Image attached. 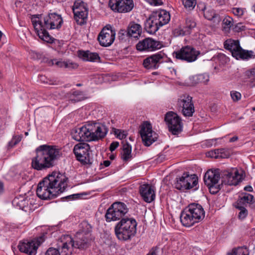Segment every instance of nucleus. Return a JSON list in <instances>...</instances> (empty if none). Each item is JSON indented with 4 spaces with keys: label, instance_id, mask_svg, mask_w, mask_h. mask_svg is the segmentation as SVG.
<instances>
[{
    "label": "nucleus",
    "instance_id": "nucleus-1",
    "mask_svg": "<svg viewBox=\"0 0 255 255\" xmlns=\"http://www.w3.org/2000/svg\"><path fill=\"white\" fill-rule=\"evenodd\" d=\"M68 180V178L65 175L52 172L38 183L36 194L43 200L54 199L65 191Z\"/></svg>",
    "mask_w": 255,
    "mask_h": 255
},
{
    "label": "nucleus",
    "instance_id": "nucleus-2",
    "mask_svg": "<svg viewBox=\"0 0 255 255\" xmlns=\"http://www.w3.org/2000/svg\"><path fill=\"white\" fill-rule=\"evenodd\" d=\"M36 155L31 158V167L37 171L52 168L61 157L60 149L56 146L41 145L35 149Z\"/></svg>",
    "mask_w": 255,
    "mask_h": 255
},
{
    "label": "nucleus",
    "instance_id": "nucleus-3",
    "mask_svg": "<svg viewBox=\"0 0 255 255\" xmlns=\"http://www.w3.org/2000/svg\"><path fill=\"white\" fill-rule=\"evenodd\" d=\"M41 15H32L31 21L33 26L39 37L42 40L49 43L54 42L55 39L51 36L47 29H60L63 23V19L60 14L55 12H50L44 17L43 23L41 21L33 20L34 18H39Z\"/></svg>",
    "mask_w": 255,
    "mask_h": 255
},
{
    "label": "nucleus",
    "instance_id": "nucleus-4",
    "mask_svg": "<svg viewBox=\"0 0 255 255\" xmlns=\"http://www.w3.org/2000/svg\"><path fill=\"white\" fill-rule=\"evenodd\" d=\"M62 255H71L72 248L85 249L88 247V239L83 232H77L73 240L69 235H64L60 238Z\"/></svg>",
    "mask_w": 255,
    "mask_h": 255
},
{
    "label": "nucleus",
    "instance_id": "nucleus-5",
    "mask_svg": "<svg viewBox=\"0 0 255 255\" xmlns=\"http://www.w3.org/2000/svg\"><path fill=\"white\" fill-rule=\"evenodd\" d=\"M205 217V212L202 206L198 204H189L182 211L180 218L182 225L191 227L201 221Z\"/></svg>",
    "mask_w": 255,
    "mask_h": 255
},
{
    "label": "nucleus",
    "instance_id": "nucleus-6",
    "mask_svg": "<svg viewBox=\"0 0 255 255\" xmlns=\"http://www.w3.org/2000/svg\"><path fill=\"white\" fill-rule=\"evenodd\" d=\"M137 222L133 218L122 219L115 226L117 238L122 241L130 240L136 233Z\"/></svg>",
    "mask_w": 255,
    "mask_h": 255
},
{
    "label": "nucleus",
    "instance_id": "nucleus-7",
    "mask_svg": "<svg viewBox=\"0 0 255 255\" xmlns=\"http://www.w3.org/2000/svg\"><path fill=\"white\" fill-rule=\"evenodd\" d=\"M224 48L230 51L232 56L237 60H248L255 58L254 51L243 49L238 40L228 39L224 42Z\"/></svg>",
    "mask_w": 255,
    "mask_h": 255
},
{
    "label": "nucleus",
    "instance_id": "nucleus-8",
    "mask_svg": "<svg viewBox=\"0 0 255 255\" xmlns=\"http://www.w3.org/2000/svg\"><path fill=\"white\" fill-rule=\"evenodd\" d=\"M96 123L89 122L81 128L74 129L72 133L73 138L78 141L96 140Z\"/></svg>",
    "mask_w": 255,
    "mask_h": 255
},
{
    "label": "nucleus",
    "instance_id": "nucleus-9",
    "mask_svg": "<svg viewBox=\"0 0 255 255\" xmlns=\"http://www.w3.org/2000/svg\"><path fill=\"white\" fill-rule=\"evenodd\" d=\"M128 212V208L124 203L114 202L106 211V220L108 222L121 220Z\"/></svg>",
    "mask_w": 255,
    "mask_h": 255
},
{
    "label": "nucleus",
    "instance_id": "nucleus-10",
    "mask_svg": "<svg viewBox=\"0 0 255 255\" xmlns=\"http://www.w3.org/2000/svg\"><path fill=\"white\" fill-rule=\"evenodd\" d=\"M164 121L169 131L173 135L180 133L183 129V123L181 118L175 113L170 111L165 115Z\"/></svg>",
    "mask_w": 255,
    "mask_h": 255
},
{
    "label": "nucleus",
    "instance_id": "nucleus-11",
    "mask_svg": "<svg viewBox=\"0 0 255 255\" xmlns=\"http://www.w3.org/2000/svg\"><path fill=\"white\" fill-rule=\"evenodd\" d=\"M73 152L76 157L77 160L82 164H91L93 161L91 159L89 145L86 143H79L75 145Z\"/></svg>",
    "mask_w": 255,
    "mask_h": 255
},
{
    "label": "nucleus",
    "instance_id": "nucleus-12",
    "mask_svg": "<svg viewBox=\"0 0 255 255\" xmlns=\"http://www.w3.org/2000/svg\"><path fill=\"white\" fill-rule=\"evenodd\" d=\"M140 134L143 144L149 146L157 140L158 134L152 130L151 124L148 122H144L141 126Z\"/></svg>",
    "mask_w": 255,
    "mask_h": 255
},
{
    "label": "nucleus",
    "instance_id": "nucleus-13",
    "mask_svg": "<svg viewBox=\"0 0 255 255\" xmlns=\"http://www.w3.org/2000/svg\"><path fill=\"white\" fill-rule=\"evenodd\" d=\"M177 106L185 117H192L195 112L192 98L188 95L180 96L177 101Z\"/></svg>",
    "mask_w": 255,
    "mask_h": 255
},
{
    "label": "nucleus",
    "instance_id": "nucleus-14",
    "mask_svg": "<svg viewBox=\"0 0 255 255\" xmlns=\"http://www.w3.org/2000/svg\"><path fill=\"white\" fill-rule=\"evenodd\" d=\"M72 10L77 22L80 24H83L88 16L87 4L82 0H76L72 6Z\"/></svg>",
    "mask_w": 255,
    "mask_h": 255
},
{
    "label": "nucleus",
    "instance_id": "nucleus-15",
    "mask_svg": "<svg viewBox=\"0 0 255 255\" xmlns=\"http://www.w3.org/2000/svg\"><path fill=\"white\" fill-rule=\"evenodd\" d=\"M200 53L199 51L196 50L195 48L190 46H184L175 52V57L177 59L187 62L195 61Z\"/></svg>",
    "mask_w": 255,
    "mask_h": 255
},
{
    "label": "nucleus",
    "instance_id": "nucleus-16",
    "mask_svg": "<svg viewBox=\"0 0 255 255\" xmlns=\"http://www.w3.org/2000/svg\"><path fill=\"white\" fill-rule=\"evenodd\" d=\"M109 6L114 12L127 13L134 7L132 0H110Z\"/></svg>",
    "mask_w": 255,
    "mask_h": 255
},
{
    "label": "nucleus",
    "instance_id": "nucleus-17",
    "mask_svg": "<svg viewBox=\"0 0 255 255\" xmlns=\"http://www.w3.org/2000/svg\"><path fill=\"white\" fill-rule=\"evenodd\" d=\"M116 31L110 25L104 27L98 35L97 40L101 45L107 47L110 46L115 39Z\"/></svg>",
    "mask_w": 255,
    "mask_h": 255
},
{
    "label": "nucleus",
    "instance_id": "nucleus-18",
    "mask_svg": "<svg viewBox=\"0 0 255 255\" xmlns=\"http://www.w3.org/2000/svg\"><path fill=\"white\" fill-rule=\"evenodd\" d=\"M162 46V44L159 41L151 38H146L139 41L136 47L137 50L140 51H153L160 49Z\"/></svg>",
    "mask_w": 255,
    "mask_h": 255
},
{
    "label": "nucleus",
    "instance_id": "nucleus-19",
    "mask_svg": "<svg viewBox=\"0 0 255 255\" xmlns=\"http://www.w3.org/2000/svg\"><path fill=\"white\" fill-rule=\"evenodd\" d=\"M164 56V53L161 52L152 54L144 59L143 65L147 69H156L159 64L163 62Z\"/></svg>",
    "mask_w": 255,
    "mask_h": 255
},
{
    "label": "nucleus",
    "instance_id": "nucleus-20",
    "mask_svg": "<svg viewBox=\"0 0 255 255\" xmlns=\"http://www.w3.org/2000/svg\"><path fill=\"white\" fill-rule=\"evenodd\" d=\"M241 176L236 169H232L231 171L224 170L222 174L223 183L229 185H236L240 181Z\"/></svg>",
    "mask_w": 255,
    "mask_h": 255
},
{
    "label": "nucleus",
    "instance_id": "nucleus-21",
    "mask_svg": "<svg viewBox=\"0 0 255 255\" xmlns=\"http://www.w3.org/2000/svg\"><path fill=\"white\" fill-rule=\"evenodd\" d=\"M139 192L142 199L147 203H150L155 199V194L154 187L148 184L140 185Z\"/></svg>",
    "mask_w": 255,
    "mask_h": 255
},
{
    "label": "nucleus",
    "instance_id": "nucleus-22",
    "mask_svg": "<svg viewBox=\"0 0 255 255\" xmlns=\"http://www.w3.org/2000/svg\"><path fill=\"white\" fill-rule=\"evenodd\" d=\"M38 247V245H36V242L34 241H20L17 246V248L20 252L28 255H35Z\"/></svg>",
    "mask_w": 255,
    "mask_h": 255
},
{
    "label": "nucleus",
    "instance_id": "nucleus-23",
    "mask_svg": "<svg viewBox=\"0 0 255 255\" xmlns=\"http://www.w3.org/2000/svg\"><path fill=\"white\" fill-rule=\"evenodd\" d=\"M157 16L152 13L146 20L144 23V29L150 34H154L161 26L157 20Z\"/></svg>",
    "mask_w": 255,
    "mask_h": 255
},
{
    "label": "nucleus",
    "instance_id": "nucleus-24",
    "mask_svg": "<svg viewBox=\"0 0 255 255\" xmlns=\"http://www.w3.org/2000/svg\"><path fill=\"white\" fill-rule=\"evenodd\" d=\"M220 178L218 171L209 170L204 175V181L207 186L214 185L218 184Z\"/></svg>",
    "mask_w": 255,
    "mask_h": 255
},
{
    "label": "nucleus",
    "instance_id": "nucleus-25",
    "mask_svg": "<svg viewBox=\"0 0 255 255\" xmlns=\"http://www.w3.org/2000/svg\"><path fill=\"white\" fill-rule=\"evenodd\" d=\"M153 14L155 16H157V20L159 21L158 23L161 26L167 24L170 19L169 13L165 10L156 12L153 13Z\"/></svg>",
    "mask_w": 255,
    "mask_h": 255
},
{
    "label": "nucleus",
    "instance_id": "nucleus-26",
    "mask_svg": "<svg viewBox=\"0 0 255 255\" xmlns=\"http://www.w3.org/2000/svg\"><path fill=\"white\" fill-rule=\"evenodd\" d=\"M67 97L69 101L73 103L82 101L85 99L83 92L78 90L70 91L67 94Z\"/></svg>",
    "mask_w": 255,
    "mask_h": 255
},
{
    "label": "nucleus",
    "instance_id": "nucleus-27",
    "mask_svg": "<svg viewBox=\"0 0 255 255\" xmlns=\"http://www.w3.org/2000/svg\"><path fill=\"white\" fill-rule=\"evenodd\" d=\"M123 151L121 152V158L125 162L130 160L132 158L131 146L128 142L123 143Z\"/></svg>",
    "mask_w": 255,
    "mask_h": 255
},
{
    "label": "nucleus",
    "instance_id": "nucleus-28",
    "mask_svg": "<svg viewBox=\"0 0 255 255\" xmlns=\"http://www.w3.org/2000/svg\"><path fill=\"white\" fill-rule=\"evenodd\" d=\"M141 33V27L140 24L134 22L129 23L128 34L131 37L137 38Z\"/></svg>",
    "mask_w": 255,
    "mask_h": 255
},
{
    "label": "nucleus",
    "instance_id": "nucleus-29",
    "mask_svg": "<svg viewBox=\"0 0 255 255\" xmlns=\"http://www.w3.org/2000/svg\"><path fill=\"white\" fill-rule=\"evenodd\" d=\"M187 183L186 190L193 189V190L195 191L199 188L198 185V178L195 174L190 175L188 174Z\"/></svg>",
    "mask_w": 255,
    "mask_h": 255
},
{
    "label": "nucleus",
    "instance_id": "nucleus-30",
    "mask_svg": "<svg viewBox=\"0 0 255 255\" xmlns=\"http://www.w3.org/2000/svg\"><path fill=\"white\" fill-rule=\"evenodd\" d=\"M108 131V128L105 124V122L100 123L97 121V140L102 139L105 137Z\"/></svg>",
    "mask_w": 255,
    "mask_h": 255
},
{
    "label": "nucleus",
    "instance_id": "nucleus-31",
    "mask_svg": "<svg viewBox=\"0 0 255 255\" xmlns=\"http://www.w3.org/2000/svg\"><path fill=\"white\" fill-rule=\"evenodd\" d=\"M188 174L184 173L182 176L176 178L175 187L179 190H186Z\"/></svg>",
    "mask_w": 255,
    "mask_h": 255
},
{
    "label": "nucleus",
    "instance_id": "nucleus-32",
    "mask_svg": "<svg viewBox=\"0 0 255 255\" xmlns=\"http://www.w3.org/2000/svg\"><path fill=\"white\" fill-rule=\"evenodd\" d=\"M12 203L14 206L24 210V208L28 205V200L23 196L16 197L12 200Z\"/></svg>",
    "mask_w": 255,
    "mask_h": 255
},
{
    "label": "nucleus",
    "instance_id": "nucleus-33",
    "mask_svg": "<svg viewBox=\"0 0 255 255\" xmlns=\"http://www.w3.org/2000/svg\"><path fill=\"white\" fill-rule=\"evenodd\" d=\"M78 56L85 61H94L96 59V53H89V51L78 50Z\"/></svg>",
    "mask_w": 255,
    "mask_h": 255
},
{
    "label": "nucleus",
    "instance_id": "nucleus-34",
    "mask_svg": "<svg viewBox=\"0 0 255 255\" xmlns=\"http://www.w3.org/2000/svg\"><path fill=\"white\" fill-rule=\"evenodd\" d=\"M255 202L253 195L245 193L243 197H240L236 204L246 206V204H253Z\"/></svg>",
    "mask_w": 255,
    "mask_h": 255
},
{
    "label": "nucleus",
    "instance_id": "nucleus-35",
    "mask_svg": "<svg viewBox=\"0 0 255 255\" xmlns=\"http://www.w3.org/2000/svg\"><path fill=\"white\" fill-rule=\"evenodd\" d=\"M245 76L247 81L252 87L255 86V68H251L245 72Z\"/></svg>",
    "mask_w": 255,
    "mask_h": 255
},
{
    "label": "nucleus",
    "instance_id": "nucleus-36",
    "mask_svg": "<svg viewBox=\"0 0 255 255\" xmlns=\"http://www.w3.org/2000/svg\"><path fill=\"white\" fill-rule=\"evenodd\" d=\"M52 64H54V62H55V64L59 67H64L70 69H76L78 67V65L74 62H62V61H56V60L52 61Z\"/></svg>",
    "mask_w": 255,
    "mask_h": 255
},
{
    "label": "nucleus",
    "instance_id": "nucleus-37",
    "mask_svg": "<svg viewBox=\"0 0 255 255\" xmlns=\"http://www.w3.org/2000/svg\"><path fill=\"white\" fill-rule=\"evenodd\" d=\"M60 240H61L60 239ZM45 255H62L61 253V241H59L58 248H49L45 253Z\"/></svg>",
    "mask_w": 255,
    "mask_h": 255
},
{
    "label": "nucleus",
    "instance_id": "nucleus-38",
    "mask_svg": "<svg viewBox=\"0 0 255 255\" xmlns=\"http://www.w3.org/2000/svg\"><path fill=\"white\" fill-rule=\"evenodd\" d=\"M228 255H249V252L247 248L239 247L233 249L232 252Z\"/></svg>",
    "mask_w": 255,
    "mask_h": 255
},
{
    "label": "nucleus",
    "instance_id": "nucleus-39",
    "mask_svg": "<svg viewBox=\"0 0 255 255\" xmlns=\"http://www.w3.org/2000/svg\"><path fill=\"white\" fill-rule=\"evenodd\" d=\"M233 25V19L229 16H226L223 20L222 26L226 31H228Z\"/></svg>",
    "mask_w": 255,
    "mask_h": 255
},
{
    "label": "nucleus",
    "instance_id": "nucleus-40",
    "mask_svg": "<svg viewBox=\"0 0 255 255\" xmlns=\"http://www.w3.org/2000/svg\"><path fill=\"white\" fill-rule=\"evenodd\" d=\"M235 206L240 211L238 215L239 218L241 219L245 218L248 215V211L245 208V206L236 204Z\"/></svg>",
    "mask_w": 255,
    "mask_h": 255
},
{
    "label": "nucleus",
    "instance_id": "nucleus-41",
    "mask_svg": "<svg viewBox=\"0 0 255 255\" xmlns=\"http://www.w3.org/2000/svg\"><path fill=\"white\" fill-rule=\"evenodd\" d=\"M196 22L191 18H187L186 19V23L184 28L185 30H187L189 31V34L191 32V30L194 28L196 26Z\"/></svg>",
    "mask_w": 255,
    "mask_h": 255
},
{
    "label": "nucleus",
    "instance_id": "nucleus-42",
    "mask_svg": "<svg viewBox=\"0 0 255 255\" xmlns=\"http://www.w3.org/2000/svg\"><path fill=\"white\" fill-rule=\"evenodd\" d=\"M216 151L217 152V156H218V158H225L229 157L230 156V152L227 149H216Z\"/></svg>",
    "mask_w": 255,
    "mask_h": 255
},
{
    "label": "nucleus",
    "instance_id": "nucleus-43",
    "mask_svg": "<svg viewBox=\"0 0 255 255\" xmlns=\"http://www.w3.org/2000/svg\"><path fill=\"white\" fill-rule=\"evenodd\" d=\"M173 34L175 36H183L185 35L189 34V31L187 30H185L184 27L183 28L178 27L175 28L173 31Z\"/></svg>",
    "mask_w": 255,
    "mask_h": 255
},
{
    "label": "nucleus",
    "instance_id": "nucleus-44",
    "mask_svg": "<svg viewBox=\"0 0 255 255\" xmlns=\"http://www.w3.org/2000/svg\"><path fill=\"white\" fill-rule=\"evenodd\" d=\"M183 4L184 7L189 9V10L192 9L194 8L196 4V0H183Z\"/></svg>",
    "mask_w": 255,
    "mask_h": 255
},
{
    "label": "nucleus",
    "instance_id": "nucleus-45",
    "mask_svg": "<svg viewBox=\"0 0 255 255\" xmlns=\"http://www.w3.org/2000/svg\"><path fill=\"white\" fill-rule=\"evenodd\" d=\"M114 132L117 137L120 139L125 138L127 135L126 131L119 129L114 128Z\"/></svg>",
    "mask_w": 255,
    "mask_h": 255
},
{
    "label": "nucleus",
    "instance_id": "nucleus-46",
    "mask_svg": "<svg viewBox=\"0 0 255 255\" xmlns=\"http://www.w3.org/2000/svg\"><path fill=\"white\" fill-rule=\"evenodd\" d=\"M21 138L19 136H14L8 143V148H11L18 144L21 140Z\"/></svg>",
    "mask_w": 255,
    "mask_h": 255
},
{
    "label": "nucleus",
    "instance_id": "nucleus-47",
    "mask_svg": "<svg viewBox=\"0 0 255 255\" xmlns=\"http://www.w3.org/2000/svg\"><path fill=\"white\" fill-rule=\"evenodd\" d=\"M204 17L209 20H213L216 16V14L213 9H210L205 11L204 14Z\"/></svg>",
    "mask_w": 255,
    "mask_h": 255
},
{
    "label": "nucleus",
    "instance_id": "nucleus-48",
    "mask_svg": "<svg viewBox=\"0 0 255 255\" xmlns=\"http://www.w3.org/2000/svg\"><path fill=\"white\" fill-rule=\"evenodd\" d=\"M98 117H99V119H97V121H99L100 120H101V119H103L105 117V115H106V114L105 110L103 107H98Z\"/></svg>",
    "mask_w": 255,
    "mask_h": 255
},
{
    "label": "nucleus",
    "instance_id": "nucleus-49",
    "mask_svg": "<svg viewBox=\"0 0 255 255\" xmlns=\"http://www.w3.org/2000/svg\"><path fill=\"white\" fill-rule=\"evenodd\" d=\"M233 13L238 16H242L244 13V9L239 7H234L232 8Z\"/></svg>",
    "mask_w": 255,
    "mask_h": 255
},
{
    "label": "nucleus",
    "instance_id": "nucleus-50",
    "mask_svg": "<svg viewBox=\"0 0 255 255\" xmlns=\"http://www.w3.org/2000/svg\"><path fill=\"white\" fill-rule=\"evenodd\" d=\"M231 96L233 101H238L241 99V94L236 91H232L231 92Z\"/></svg>",
    "mask_w": 255,
    "mask_h": 255
},
{
    "label": "nucleus",
    "instance_id": "nucleus-51",
    "mask_svg": "<svg viewBox=\"0 0 255 255\" xmlns=\"http://www.w3.org/2000/svg\"><path fill=\"white\" fill-rule=\"evenodd\" d=\"M207 186L209 188L210 192L213 194L217 193L220 190L219 185L218 184Z\"/></svg>",
    "mask_w": 255,
    "mask_h": 255
},
{
    "label": "nucleus",
    "instance_id": "nucleus-52",
    "mask_svg": "<svg viewBox=\"0 0 255 255\" xmlns=\"http://www.w3.org/2000/svg\"><path fill=\"white\" fill-rule=\"evenodd\" d=\"M150 4L153 5H161L163 2L162 0H146Z\"/></svg>",
    "mask_w": 255,
    "mask_h": 255
},
{
    "label": "nucleus",
    "instance_id": "nucleus-53",
    "mask_svg": "<svg viewBox=\"0 0 255 255\" xmlns=\"http://www.w3.org/2000/svg\"><path fill=\"white\" fill-rule=\"evenodd\" d=\"M119 146V143L118 141H113L110 145L109 149L111 151H114Z\"/></svg>",
    "mask_w": 255,
    "mask_h": 255
},
{
    "label": "nucleus",
    "instance_id": "nucleus-54",
    "mask_svg": "<svg viewBox=\"0 0 255 255\" xmlns=\"http://www.w3.org/2000/svg\"><path fill=\"white\" fill-rule=\"evenodd\" d=\"M207 155L208 156H210L212 158H218V156H217V152L216 151V149L214 150H212L208 152Z\"/></svg>",
    "mask_w": 255,
    "mask_h": 255
},
{
    "label": "nucleus",
    "instance_id": "nucleus-55",
    "mask_svg": "<svg viewBox=\"0 0 255 255\" xmlns=\"http://www.w3.org/2000/svg\"><path fill=\"white\" fill-rule=\"evenodd\" d=\"M158 247H153L146 255H158Z\"/></svg>",
    "mask_w": 255,
    "mask_h": 255
},
{
    "label": "nucleus",
    "instance_id": "nucleus-56",
    "mask_svg": "<svg viewBox=\"0 0 255 255\" xmlns=\"http://www.w3.org/2000/svg\"><path fill=\"white\" fill-rule=\"evenodd\" d=\"M81 196V195L79 194H75L73 195H71L69 196H67L65 197H64L63 198H65L66 199H70V200H73L75 199H78Z\"/></svg>",
    "mask_w": 255,
    "mask_h": 255
},
{
    "label": "nucleus",
    "instance_id": "nucleus-57",
    "mask_svg": "<svg viewBox=\"0 0 255 255\" xmlns=\"http://www.w3.org/2000/svg\"><path fill=\"white\" fill-rule=\"evenodd\" d=\"M44 241L43 236H40L37 238L36 245H38V246Z\"/></svg>",
    "mask_w": 255,
    "mask_h": 255
},
{
    "label": "nucleus",
    "instance_id": "nucleus-58",
    "mask_svg": "<svg viewBox=\"0 0 255 255\" xmlns=\"http://www.w3.org/2000/svg\"><path fill=\"white\" fill-rule=\"evenodd\" d=\"M4 191V185L3 183L0 181V194H2Z\"/></svg>",
    "mask_w": 255,
    "mask_h": 255
},
{
    "label": "nucleus",
    "instance_id": "nucleus-59",
    "mask_svg": "<svg viewBox=\"0 0 255 255\" xmlns=\"http://www.w3.org/2000/svg\"><path fill=\"white\" fill-rule=\"evenodd\" d=\"M244 190L245 191H248V192H252L253 191V188L251 186H250V185H248V186H247L246 187H245L244 188Z\"/></svg>",
    "mask_w": 255,
    "mask_h": 255
},
{
    "label": "nucleus",
    "instance_id": "nucleus-60",
    "mask_svg": "<svg viewBox=\"0 0 255 255\" xmlns=\"http://www.w3.org/2000/svg\"><path fill=\"white\" fill-rule=\"evenodd\" d=\"M111 164V161L109 160H105L103 162V164L105 167H108Z\"/></svg>",
    "mask_w": 255,
    "mask_h": 255
},
{
    "label": "nucleus",
    "instance_id": "nucleus-61",
    "mask_svg": "<svg viewBox=\"0 0 255 255\" xmlns=\"http://www.w3.org/2000/svg\"><path fill=\"white\" fill-rule=\"evenodd\" d=\"M238 137L237 136H233V137H232V138H231L230 139V140H229V141H230V142H234V141H235L237 140H238Z\"/></svg>",
    "mask_w": 255,
    "mask_h": 255
},
{
    "label": "nucleus",
    "instance_id": "nucleus-62",
    "mask_svg": "<svg viewBox=\"0 0 255 255\" xmlns=\"http://www.w3.org/2000/svg\"><path fill=\"white\" fill-rule=\"evenodd\" d=\"M216 1L220 4H223L225 0H216Z\"/></svg>",
    "mask_w": 255,
    "mask_h": 255
},
{
    "label": "nucleus",
    "instance_id": "nucleus-63",
    "mask_svg": "<svg viewBox=\"0 0 255 255\" xmlns=\"http://www.w3.org/2000/svg\"><path fill=\"white\" fill-rule=\"evenodd\" d=\"M115 158V156L114 154H112L110 156V159L111 160H113Z\"/></svg>",
    "mask_w": 255,
    "mask_h": 255
},
{
    "label": "nucleus",
    "instance_id": "nucleus-64",
    "mask_svg": "<svg viewBox=\"0 0 255 255\" xmlns=\"http://www.w3.org/2000/svg\"><path fill=\"white\" fill-rule=\"evenodd\" d=\"M100 56H99V55L98 54H97V60H100Z\"/></svg>",
    "mask_w": 255,
    "mask_h": 255
}]
</instances>
